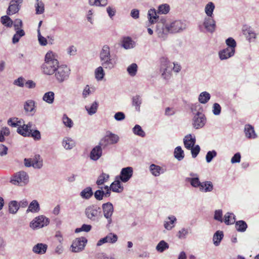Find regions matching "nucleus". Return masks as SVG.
<instances>
[{
    "label": "nucleus",
    "mask_w": 259,
    "mask_h": 259,
    "mask_svg": "<svg viewBox=\"0 0 259 259\" xmlns=\"http://www.w3.org/2000/svg\"><path fill=\"white\" fill-rule=\"evenodd\" d=\"M58 66L57 55L52 51L47 52L45 55V62L40 67L42 72L48 75H53L55 74Z\"/></svg>",
    "instance_id": "obj_1"
},
{
    "label": "nucleus",
    "mask_w": 259,
    "mask_h": 259,
    "mask_svg": "<svg viewBox=\"0 0 259 259\" xmlns=\"http://www.w3.org/2000/svg\"><path fill=\"white\" fill-rule=\"evenodd\" d=\"M186 28V24L181 20H175L169 24L163 25L161 28H157L156 32L159 37L165 38L167 33H175L182 32Z\"/></svg>",
    "instance_id": "obj_2"
},
{
    "label": "nucleus",
    "mask_w": 259,
    "mask_h": 259,
    "mask_svg": "<svg viewBox=\"0 0 259 259\" xmlns=\"http://www.w3.org/2000/svg\"><path fill=\"white\" fill-rule=\"evenodd\" d=\"M71 70L66 65H59L55 73V77L58 83L67 81L70 76Z\"/></svg>",
    "instance_id": "obj_3"
},
{
    "label": "nucleus",
    "mask_w": 259,
    "mask_h": 259,
    "mask_svg": "<svg viewBox=\"0 0 259 259\" xmlns=\"http://www.w3.org/2000/svg\"><path fill=\"white\" fill-rule=\"evenodd\" d=\"M10 182L15 185L24 186L28 183L29 176L25 171L21 170L12 177Z\"/></svg>",
    "instance_id": "obj_4"
},
{
    "label": "nucleus",
    "mask_w": 259,
    "mask_h": 259,
    "mask_svg": "<svg viewBox=\"0 0 259 259\" xmlns=\"http://www.w3.org/2000/svg\"><path fill=\"white\" fill-rule=\"evenodd\" d=\"M84 213L86 217L92 221H98L101 217V208L96 205H91L86 207Z\"/></svg>",
    "instance_id": "obj_5"
},
{
    "label": "nucleus",
    "mask_w": 259,
    "mask_h": 259,
    "mask_svg": "<svg viewBox=\"0 0 259 259\" xmlns=\"http://www.w3.org/2000/svg\"><path fill=\"white\" fill-rule=\"evenodd\" d=\"M102 209L103 215L107 221L106 227L108 228L110 227L111 224L112 223V216L114 212L113 205L109 202L105 203L102 205Z\"/></svg>",
    "instance_id": "obj_6"
},
{
    "label": "nucleus",
    "mask_w": 259,
    "mask_h": 259,
    "mask_svg": "<svg viewBox=\"0 0 259 259\" xmlns=\"http://www.w3.org/2000/svg\"><path fill=\"white\" fill-rule=\"evenodd\" d=\"M50 222L49 219L43 215L35 217L30 223V227L33 230L47 226Z\"/></svg>",
    "instance_id": "obj_7"
},
{
    "label": "nucleus",
    "mask_w": 259,
    "mask_h": 259,
    "mask_svg": "<svg viewBox=\"0 0 259 259\" xmlns=\"http://www.w3.org/2000/svg\"><path fill=\"white\" fill-rule=\"evenodd\" d=\"M119 139V137L117 135L109 132L108 134L100 141L99 144L102 146V148L104 149L109 145H113L117 143Z\"/></svg>",
    "instance_id": "obj_8"
},
{
    "label": "nucleus",
    "mask_w": 259,
    "mask_h": 259,
    "mask_svg": "<svg viewBox=\"0 0 259 259\" xmlns=\"http://www.w3.org/2000/svg\"><path fill=\"white\" fill-rule=\"evenodd\" d=\"M87 239L84 237L77 238L73 240L71 246V251L73 252H79L84 248Z\"/></svg>",
    "instance_id": "obj_9"
},
{
    "label": "nucleus",
    "mask_w": 259,
    "mask_h": 259,
    "mask_svg": "<svg viewBox=\"0 0 259 259\" xmlns=\"http://www.w3.org/2000/svg\"><path fill=\"white\" fill-rule=\"evenodd\" d=\"M203 27L207 32L212 33L214 32L216 28L215 21L212 17H206L204 18L202 25H200L199 27L201 31Z\"/></svg>",
    "instance_id": "obj_10"
},
{
    "label": "nucleus",
    "mask_w": 259,
    "mask_h": 259,
    "mask_svg": "<svg viewBox=\"0 0 259 259\" xmlns=\"http://www.w3.org/2000/svg\"><path fill=\"white\" fill-rule=\"evenodd\" d=\"M206 119L204 114L197 112L193 118V126L196 129L203 127L206 123Z\"/></svg>",
    "instance_id": "obj_11"
},
{
    "label": "nucleus",
    "mask_w": 259,
    "mask_h": 259,
    "mask_svg": "<svg viewBox=\"0 0 259 259\" xmlns=\"http://www.w3.org/2000/svg\"><path fill=\"white\" fill-rule=\"evenodd\" d=\"M172 69L174 71L178 72L181 70V66L178 64L173 63L172 64L168 61L166 59H163L162 64L161 65V70H163L162 75L166 74V73H169Z\"/></svg>",
    "instance_id": "obj_12"
},
{
    "label": "nucleus",
    "mask_w": 259,
    "mask_h": 259,
    "mask_svg": "<svg viewBox=\"0 0 259 259\" xmlns=\"http://www.w3.org/2000/svg\"><path fill=\"white\" fill-rule=\"evenodd\" d=\"M133 175V168L132 167L128 166L121 169L119 176L116 177V179H119L121 182L126 183L129 181Z\"/></svg>",
    "instance_id": "obj_13"
},
{
    "label": "nucleus",
    "mask_w": 259,
    "mask_h": 259,
    "mask_svg": "<svg viewBox=\"0 0 259 259\" xmlns=\"http://www.w3.org/2000/svg\"><path fill=\"white\" fill-rule=\"evenodd\" d=\"M23 0H11L7 10L8 15H12L18 12Z\"/></svg>",
    "instance_id": "obj_14"
},
{
    "label": "nucleus",
    "mask_w": 259,
    "mask_h": 259,
    "mask_svg": "<svg viewBox=\"0 0 259 259\" xmlns=\"http://www.w3.org/2000/svg\"><path fill=\"white\" fill-rule=\"evenodd\" d=\"M117 239L118 237L116 234L110 233L105 237L100 239L98 241L97 245L101 246L105 243H110L113 244L115 243L117 241Z\"/></svg>",
    "instance_id": "obj_15"
},
{
    "label": "nucleus",
    "mask_w": 259,
    "mask_h": 259,
    "mask_svg": "<svg viewBox=\"0 0 259 259\" xmlns=\"http://www.w3.org/2000/svg\"><path fill=\"white\" fill-rule=\"evenodd\" d=\"M102 146L99 144L94 147L90 154V158L94 161L98 160L102 155Z\"/></svg>",
    "instance_id": "obj_16"
},
{
    "label": "nucleus",
    "mask_w": 259,
    "mask_h": 259,
    "mask_svg": "<svg viewBox=\"0 0 259 259\" xmlns=\"http://www.w3.org/2000/svg\"><path fill=\"white\" fill-rule=\"evenodd\" d=\"M100 62L103 68L109 70L113 68L116 64V60L113 58H111V56Z\"/></svg>",
    "instance_id": "obj_17"
},
{
    "label": "nucleus",
    "mask_w": 259,
    "mask_h": 259,
    "mask_svg": "<svg viewBox=\"0 0 259 259\" xmlns=\"http://www.w3.org/2000/svg\"><path fill=\"white\" fill-rule=\"evenodd\" d=\"M149 170L151 174L154 177H158L165 171V169L155 164H151L150 165Z\"/></svg>",
    "instance_id": "obj_18"
},
{
    "label": "nucleus",
    "mask_w": 259,
    "mask_h": 259,
    "mask_svg": "<svg viewBox=\"0 0 259 259\" xmlns=\"http://www.w3.org/2000/svg\"><path fill=\"white\" fill-rule=\"evenodd\" d=\"M48 245L46 244L39 243L35 245L32 248V251L38 254H45L47 250Z\"/></svg>",
    "instance_id": "obj_19"
},
{
    "label": "nucleus",
    "mask_w": 259,
    "mask_h": 259,
    "mask_svg": "<svg viewBox=\"0 0 259 259\" xmlns=\"http://www.w3.org/2000/svg\"><path fill=\"white\" fill-rule=\"evenodd\" d=\"M235 51L227 48L219 52V57L221 60L227 59L234 56Z\"/></svg>",
    "instance_id": "obj_20"
},
{
    "label": "nucleus",
    "mask_w": 259,
    "mask_h": 259,
    "mask_svg": "<svg viewBox=\"0 0 259 259\" xmlns=\"http://www.w3.org/2000/svg\"><path fill=\"white\" fill-rule=\"evenodd\" d=\"M195 137L193 138L191 134L186 136L184 139V144L187 149L192 148L195 145Z\"/></svg>",
    "instance_id": "obj_21"
},
{
    "label": "nucleus",
    "mask_w": 259,
    "mask_h": 259,
    "mask_svg": "<svg viewBox=\"0 0 259 259\" xmlns=\"http://www.w3.org/2000/svg\"><path fill=\"white\" fill-rule=\"evenodd\" d=\"M111 56L110 47L108 45H104L99 54L100 61Z\"/></svg>",
    "instance_id": "obj_22"
},
{
    "label": "nucleus",
    "mask_w": 259,
    "mask_h": 259,
    "mask_svg": "<svg viewBox=\"0 0 259 259\" xmlns=\"http://www.w3.org/2000/svg\"><path fill=\"white\" fill-rule=\"evenodd\" d=\"M244 133L246 137L248 139H254L257 136L254 132L253 127L250 124L245 125L244 127Z\"/></svg>",
    "instance_id": "obj_23"
},
{
    "label": "nucleus",
    "mask_w": 259,
    "mask_h": 259,
    "mask_svg": "<svg viewBox=\"0 0 259 259\" xmlns=\"http://www.w3.org/2000/svg\"><path fill=\"white\" fill-rule=\"evenodd\" d=\"M35 102L32 100H29L26 101L24 104V109L25 112H31L32 115L35 112Z\"/></svg>",
    "instance_id": "obj_24"
},
{
    "label": "nucleus",
    "mask_w": 259,
    "mask_h": 259,
    "mask_svg": "<svg viewBox=\"0 0 259 259\" xmlns=\"http://www.w3.org/2000/svg\"><path fill=\"white\" fill-rule=\"evenodd\" d=\"M111 190L114 192L120 193L123 190V187L121 185V182L116 179L111 183L110 185Z\"/></svg>",
    "instance_id": "obj_25"
},
{
    "label": "nucleus",
    "mask_w": 259,
    "mask_h": 259,
    "mask_svg": "<svg viewBox=\"0 0 259 259\" xmlns=\"http://www.w3.org/2000/svg\"><path fill=\"white\" fill-rule=\"evenodd\" d=\"M40 210V206L38 201L36 200H33L29 205L26 212L32 213L38 212Z\"/></svg>",
    "instance_id": "obj_26"
},
{
    "label": "nucleus",
    "mask_w": 259,
    "mask_h": 259,
    "mask_svg": "<svg viewBox=\"0 0 259 259\" xmlns=\"http://www.w3.org/2000/svg\"><path fill=\"white\" fill-rule=\"evenodd\" d=\"M94 193L91 187H88L82 190L80 193V196L84 199L88 200L93 195Z\"/></svg>",
    "instance_id": "obj_27"
},
{
    "label": "nucleus",
    "mask_w": 259,
    "mask_h": 259,
    "mask_svg": "<svg viewBox=\"0 0 259 259\" xmlns=\"http://www.w3.org/2000/svg\"><path fill=\"white\" fill-rule=\"evenodd\" d=\"M135 42L130 37H126L123 39L122 41V47L125 49H130L134 48Z\"/></svg>",
    "instance_id": "obj_28"
},
{
    "label": "nucleus",
    "mask_w": 259,
    "mask_h": 259,
    "mask_svg": "<svg viewBox=\"0 0 259 259\" xmlns=\"http://www.w3.org/2000/svg\"><path fill=\"white\" fill-rule=\"evenodd\" d=\"M213 189V186L212 182L205 181L201 183L199 190L202 192H209L212 191Z\"/></svg>",
    "instance_id": "obj_29"
},
{
    "label": "nucleus",
    "mask_w": 259,
    "mask_h": 259,
    "mask_svg": "<svg viewBox=\"0 0 259 259\" xmlns=\"http://www.w3.org/2000/svg\"><path fill=\"white\" fill-rule=\"evenodd\" d=\"M62 145L66 150H70L75 147V143L72 139L66 137L63 140Z\"/></svg>",
    "instance_id": "obj_30"
},
{
    "label": "nucleus",
    "mask_w": 259,
    "mask_h": 259,
    "mask_svg": "<svg viewBox=\"0 0 259 259\" xmlns=\"http://www.w3.org/2000/svg\"><path fill=\"white\" fill-rule=\"evenodd\" d=\"M142 104V99L140 95H136L132 98V105L135 107L137 111H140V106Z\"/></svg>",
    "instance_id": "obj_31"
},
{
    "label": "nucleus",
    "mask_w": 259,
    "mask_h": 259,
    "mask_svg": "<svg viewBox=\"0 0 259 259\" xmlns=\"http://www.w3.org/2000/svg\"><path fill=\"white\" fill-rule=\"evenodd\" d=\"M26 126V125L25 124L22 125L20 124V126L18 127L17 132L24 137H29L31 130H29V128Z\"/></svg>",
    "instance_id": "obj_32"
},
{
    "label": "nucleus",
    "mask_w": 259,
    "mask_h": 259,
    "mask_svg": "<svg viewBox=\"0 0 259 259\" xmlns=\"http://www.w3.org/2000/svg\"><path fill=\"white\" fill-rule=\"evenodd\" d=\"M224 237L223 231H217L213 235V242L215 246H218Z\"/></svg>",
    "instance_id": "obj_33"
},
{
    "label": "nucleus",
    "mask_w": 259,
    "mask_h": 259,
    "mask_svg": "<svg viewBox=\"0 0 259 259\" xmlns=\"http://www.w3.org/2000/svg\"><path fill=\"white\" fill-rule=\"evenodd\" d=\"M98 105V103L97 101H95L90 106H85V108L88 113L90 115H92L96 113Z\"/></svg>",
    "instance_id": "obj_34"
},
{
    "label": "nucleus",
    "mask_w": 259,
    "mask_h": 259,
    "mask_svg": "<svg viewBox=\"0 0 259 259\" xmlns=\"http://www.w3.org/2000/svg\"><path fill=\"white\" fill-rule=\"evenodd\" d=\"M35 8L36 14H41L45 12V5L41 0H36Z\"/></svg>",
    "instance_id": "obj_35"
},
{
    "label": "nucleus",
    "mask_w": 259,
    "mask_h": 259,
    "mask_svg": "<svg viewBox=\"0 0 259 259\" xmlns=\"http://www.w3.org/2000/svg\"><path fill=\"white\" fill-rule=\"evenodd\" d=\"M224 222L226 225L233 224L235 222V216L233 213L227 212L224 216Z\"/></svg>",
    "instance_id": "obj_36"
},
{
    "label": "nucleus",
    "mask_w": 259,
    "mask_h": 259,
    "mask_svg": "<svg viewBox=\"0 0 259 259\" xmlns=\"http://www.w3.org/2000/svg\"><path fill=\"white\" fill-rule=\"evenodd\" d=\"M235 227L238 232H244L247 228V225L244 221H238L235 223Z\"/></svg>",
    "instance_id": "obj_37"
},
{
    "label": "nucleus",
    "mask_w": 259,
    "mask_h": 259,
    "mask_svg": "<svg viewBox=\"0 0 259 259\" xmlns=\"http://www.w3.org/2000/svg\"><path fill=\"white\" fill-rule=\"evenodd\" d=\"M157 13V12H156L155 9H150L149 10L148 15L149 21L150 23H154L158 18Z\"/></svg>",
    "instance_id": "obj_38"
},
{
    "label": "nucleus",
    "mask_w": 259,
    "mask_h": 259,
    "mask_svg": "<svg viewBox=\"0 0 259 259\" xmlns=\"http://www.w3.org/2000/svg\"><path fill=\"white\" fill-rule=\"evenodd\" d=\"M169 248L168 244L164 240H161L156 245V250L160 253L163 252Z\"/></svg>",
    "instance_id": "obj_39"
},
{
    "label": "nucleus",
    "mask_w": 259,
    "mask_h": 259,
    "mask_svg": "<svg viewBox=\"0 0 259 259\" xmlns=\"http://www.w3.org/2000/svg\"><path fill=\"white\" fill-rule=\"evenodd\" d=\"M210 95L207 92H203L200 93L198 97V101L201 104L206 103L210 99Z\"/></svg>",
    "instance_id": "obj_40"
},
{
    "label": "nucleus",
    "mask_w": 259,
    "mask_h": 259,
    "mask_svg": "<svg viewBox=\"0 0 259 259\" xmlns=\"http://www.w3.org/2000/svg\"><path fill=\"white\" fill-rule=\"evenodd\" d=\"M184 152L181 146L177 147L174 151L175 157L179 161L182 160L184 158Z\"/></svg>",
    "instance_id": "obj_41"
},
{
    "label": "nucleus",
    "mask_w": 259,
    "mask_h": 259,
    "mask_svg": "<svg viewBox=\"0 0 259 259\" xmlns=\"http://www.w3.org/2000/svg\"><path fill=\"white\" fill-rule=\"evenodd\" d=\"M215 6L212 2H209L205 7V12L207 17H212Z\"/></svg>",
    "instance_id": "obj_42"
},
{
    "label": "nucleus",
    "mask_w": 259,
    "mask_h": 259,
    "mask_svg": "<svg viewBox=\"0 0 259 259\" xmlns=\"http://www.w3.org/2000/svg\"><path fill=\"white\" fill-rule=\"evenodd\" d=\"M55 94L53 92L46 93L42 98V100L49 104H52L54 101Z\"/></svg>",
    "instance_id": "obj_43"
},
{
    "label": "nucleus",
    "mask_w": 259,
    "mask_h": 259,
    "mask_svg": "<svg viewBox=\"0 0 259 259\" xmlns=\"http://www.w3.org/2000/svg\"><path fill=\"white\" fill-rule=\"evenodd\" d=\"M168 219L169 220V222H165L164 223V227L166 230H170L174 227L173 224L175 222H176L177 219L174 215L168 217Z\"/></svg>",
    "instance_id": "obj_44"
},
{
    "label": "nucleus",
    "mask_w": 259,
    "mask_h": 259,
    "mask_svg": "<svg viewBox=\"0 0 259 259\" xmlns=\"http://www.w3.org/2000/svg\"><path fill=\"white\" fill-rule=\"evenodd\" d=\"M19 206L16 201H11L9 204V212L12 214H15L19 209Z\"/></svg>",
    "instance_id": "obj_45"
},
{
    "label": "nucleus",
    "mask_w": 259,
    "mask_h": 259,
    "mask_svg": "<svg viewBox=\"0 0 259 259\" xmlns=\"http://www.w3.org/2000/svg\"><path fill=\"white\" fill-rule=\"evenodd\" d=\"M95 77L97 80H101L104 78L105 72L103 66H99L95 71Z\"/></svg>",
    "instance_id": "obj_46"
},
{
    "label": "nucleus",
    "mask_w": 259,
    "mask_h": 259,
    "mask_svg": "<svg viewBox=\"0 0 259 259\" xmlns=\"http://www.w3.org/2000/svg\"><path fill=\"white\" fill-rule=\"evenodd\" d=\"M25 32L23 29L18 30L16 31V33L14 35L12 38V42L14 44L17 43L20 38L25 35Z\"/></svg>",
    "instance_id": "obj_47"
},
{
    "label": "nucleus",
    "mask_w": 259,
    "mask_h": 259,
    "mask_svg": "<svg viewBox=\"0 0 259 259\" xmlns=\"http://www.w3.org/2000/svg\"><path fill=\"white\" fill-rule=\"evenodd\" d=\"M170 10V7L167 4H162L158 6L157 13L161 14H166Z\"/></svg>",
    "instance_id": "obj_48"
},
{
    "label": "nucleus",
    "mask_w": 259,
    "mask_h": 259,
    "mask_svg": "<svg viewBox=\"0 0 259 259\" xmlns=\"http://www.w3.org/2000/svg\"><path fill=\"white\" fill-rule=\"evenodd\" d=\"M187 182H189L190 183L191 185L195 188H200V185H201V183L198 177L195 178H187L186 179Z\"/></svg>",
    "instance_id": "obj_49"
},
{
    "label": "nucleus",
    "mask_w": 259,
    "mask_h": 259,
    "mask_svg": "<svg viewBox=\"0 0 259 259\" xmlns=\"http://www.w3.org/2000/svg\"><path fill=\"white\" fill-rule=\"evenodd\" d=\"M133 132L134 134L139 136L141 137H144L145 136V133L142 130L141 126L138 124H136L133 128Z\"/></svg>",
    "instance_id": "obj_50"
},
{
    "label": "nucleus",
    "mask_w": 259,
    "mask_h": 259,
    "mask_svg": "<svg viewBox=\"0 0 259 259\" xmlns=\"http://www.w3.org/2000/svg\"><path fill=\"white\" fill-rule=\"evenodd\" d=\"M42 166V160H40V156L39 155H35L33 159L32 167L35 168H40Z\"/></svg>",
    "instance_id": "obj_51"
},
{
    "label": "nucleus",
    "mask_w": 259,
    "mask_h": 259,
    "mask_svg": "<svg viewBox=\"0 0 259 259\" xmlns=\"http://www.w3.org/2000/svg\"><path fill=\"white\" fill-rule=\"evenodd\" d=\"M109 178L108 174L102 173L98 178L96 184L98 186L103 185L105 182L107 181Z\"/></svg>",
    "instance_id": "obj_52"
},
{
    "label": "nucleus",
    "mask_w": 259,
    "mask_h": 259,
    "mask_svg": "<svg viewBox=\"0 0 259 259\" xmlns=\"http://www.w3.org/2000/svg\"><path fill=\"white\" fill-rule=\"evenodd\" d=\"M2 23L7 27H10L13 24V21L8 16H3L1 17Z\"/></svg>",
    "instance_id": "obj_53"
},
{
    "label": "nucleus",
    "mask_w": 259,
    "mask_h": 259,
    "mask_svg": "<svg viewBox=\"0 0 259 259\" xmlns=\"http://www.w3.org/2000/svg\"><path fill=\"white\" fill-rule=\"evenodd\" d=\"M137 65L136 63H133L127 67V71L131 76H134L137 73Z\"/></svg>",
    "instance_id": "obj_54"
},
{
    "label": "nucleus",
    "mask_w": 259,
    "mask_h": 259,
    "mask_svg": "<svg viewBox=\"0 0 259 259\" xmlns=\"http://www.w3.org/2000/svg\"><path fill=\"white\" fill-rule=\"evenodd\" d=\"M190 230V228H183L180 230L179 231L177 234V237L179 239H185L186 238V236L189 234V230Z\"/></svg>",
    "instance_id": "obj_55"
},
{
    "label": "nucleus",
    "mask_w": 259,
    "mask_h": 259,
    "mask_svg": "<svg viewBox=\"0 0 259 259\" xmlns=\"http://www.w3.org/2000/svg\"><path fill=\"white\" fill-rule=\"evenodd\" d=\"M226 44L228 46L227 48L235 51L236 42L234 38L232 37H229L226 40Z\"/></svg>",
    "instance_id": "obj_56"
},
{
    "label": "nucleus",
    "mask_w": 259,
    "mask_h": 259,
    "mask_svg": "<svg viewBox=\"0 0 259 259\" xmlns=\"http://www.w3.org/2000/svg\"><path fill=\"white\" fill-rule=\"evenodd\" d=\"M62 121L64 124L69 128L73 126V122L72 120L69 118L66 114H64L62 117Z\"/></svg>",
    "instance_id": "obj_57"
},
{
    "label": "nucleus",
    "mask_w": 259,
    "mask_h": 259,
    "mask_svg": "<svg viewBox=\"0 0 259 259\" xmlns=\"http://www.w3.org/2000/svg\"><path fill=\"white\" fill-rule=\"evenodd\" d=\"M91 229L92 226L91 225L83 224L80 228H76L75 230V232L76 233H78L82 231L89 232L91 231Z\"/></svg>",
    "instance_id": "obj_58"
},
{
    "label": "nucleus",
    "mask_w": 259,
    "mask_h": 259,
    "mask_svg": "<svg viewBox=\"0 0 259 259\" xmlns=\"http://www.w3.org/2000/svg\"><path fill=\"white\" fill-rule=\"evenodd\" d=\"M217 153L215 150L209 151L206 155V160L207 163L210 162L212 159L217 156Z\"/></svg>",
    "instance_id": "obj_59"
},
{
    "label": "nucleus",
    "mask_w": 259,
    "mask_h": 259,
    "mask_svg": "<svg viewBox=\"0 0 259 259\" xmlns=\"http://www.w3.org/2000/svg\"><path fill=\"white\" fill-rule=\"evenodd\" d=\"M101 190H98L94 193V197L97 200H101L104 196V192L102 190L103 187H100Z\"/></svg>",
    "instance_id": "obj_60"
},
{
    "label": "nucleus",
    "mask_w": 259,
    "mask_h": 259,
    "mask_svg": "<svg viewBox=\"0 0 259 259\" xmlns=\"http://www.w3.org/2000/svg\"><path fill=\"white\" fill-rule=\"evenodd\" d=\"M29 137H32L35 140H39L41 138L40 133L37 130L34 131L31 130Z\"/></svg>",
    "instance_id": "obj_61"
},
{
    "label": "nucleus",
    "mask_w": 259,
    "mask_h": 259,
    "mask_svg": "<svg viewBox=\"0 0 259 259\" xmlns=\"http://www.w3.org/2000/svg\"><path fill=\"white\" fill-rule=\"evenodd\" d=\"M190 149L191 150V154L193 158H195L198 155L200 151V148L198 145H195V146H194Z\"/></svg>",
    "instance_id": "obj_62"
},
{
    "label": "nucleus",
    "mask_w": 259,
    "mask_h": 259,
    "mask_svg": "<svg viewBox=\"0 0 259 259\" xmlns=\"http://www.w3.org/2000/svg\"><path fill=\"white\" fill-rule=\"evenodd\" d=\"M245 34L247 38L249 41H251L252 39H254L256 37V34L254 32L249 29L246 31Z\"/></svg>",
    "instance_id": "obj_63"
},
{
    "label": "nucleus",
    "mask_w": 259,
    "mask_h": 259,
    "mask_svg": "<svg viewBox=\"0 0 259 259\" xmlns=\"http://www.w3.org/2000/svg\"><path fill=\"white\" fill-rule=\"evenodd\" d=\"M221 111V107L219 104L215 103L213 105L212 112L214 115H218L220 114Z\"/></svg>",
    "instance_id": "obj_64"
}]
</instances>
